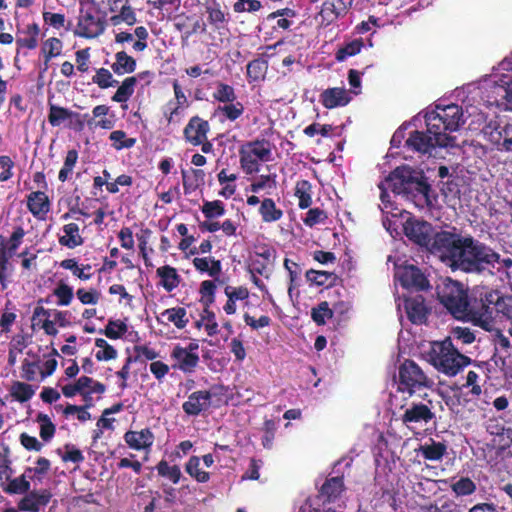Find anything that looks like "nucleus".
I'll return each mask as SVG.
<instances>
[{
  "label": "nucleus",
  "instance_id": "17",
  "mask_svg": "<svg viewBox=\"0 0 512 512\" xmlns=\"http://www.w3.org/2000/svg\"><path fill=\"white\" fill-rule=\"evenodd\" d=\"M170 357L173 360L172 368L184 374L194 373L200 361L198 353H189L179 344L173 347Z\"/></svg>",
  "mask_w": 512,
  "mask_h": 512
},
{
  "label": "nucleus",
  "instance_id": "41",
  "mask_svg": "<svg viewBox=\"0 0 512 512\" xmlns=\"http://www.w3.org/2000/svg\"><path fill=\"white\" fill-rule=\"evenodd\" d=\"M259 213L264 222H276L280 220L283 216V211L276 207V204L273 199L265 198L262 200Z\"/></svg>",
  "mask_w": 512,
  "mask_h": 512
},
{
  "label": "nucleus",
  "instance_id": "27",
  "mask_svg": "<svg viewBox=\"0 0 512 512\" xmlns=\"http://www.w3.org/2000/svg\"><path fill=\"white\" fill-rule=\"evenodd\" d=\"M485 254L487 259L483 262V271L489 268H496L498 272L508 273L512 268V258L502 257L488 245H486Z\"/></svg>",
  "mask_w": 512,
  "mask_h": 512
},
{
  "label": "nucleus",
  "instance_id": "24",
  "mask_svg": "<svg viewBox=\"0 0 512 512\" xmlns=\"http://www.w3.org/2000/svg\"><path fill=\"white\" fill-rule=\"evenodd\" d=\"M406 146L419 153H431V150L435 147H439L434 140V135H427L422 131H413L410 133L408 139L406 140Z\"/></svg>",
  "mask_w": 512,
  "mask_h": 512
},
{
  "label": "nucleus",
  "instance_id": "53",
  "mask_svg": "<svg viewBox=\"0 0 512 512\" xmlns=\"http://www.w3.org/2000/svg\"><path fill=\"white\" fill-rule=\"evenodd\" d=\"M127 330L128 327L125 322L121 320H109L105 329H101L99 332L109 339L116 340L121 338Z\"/></svg>",
  "mask_w": 512,
  "mask_h": 512
},
{
  "label": "nucleus",
  "instance_id": "14",
  "mask_svg": "<svg viewBox=\"0 0 512 512\" xmlns=\"http://www.w3.org/2000/svg\"><path fill=\"white\" fill-rule=\"evenodd\" d=\"M52 498L48 489L30 490L17 502V508L21 512H40Z\"/></svg>",
  "mask_w": 512,
  "mask_h": 512
},
{
  "label": "nucleus",
  "instance_id": "33",
  "mask_svg": "<svg viewBox=\"0 0 512 512\" xmlns=\"http://www.w3.org/2000/svg\"><path fill=\"white\" fill-rule=\"evenodd\" d=\"M63 49V42L57 37H50L43 42L41 47V53L44 57V67L43 72L47 71L49 68V63L52 58L58 57L61 55Z\"/></svg>",
  "mask_w": 512,
  "mask_h": 512
},
{
  "label": "nucleus",
  "instance_id": "31",
  "mask_svg": "<svg viewBox=\"0 0 512 512\" xmlns=\"http://www.w3.org/2000/svg\"><path fill=\"white\" fill-rule=\"evenodd\" d=\"M447 448L445 442H437L430 439V443L420 445L417 452L420 453L425 460L440 461L447 453Z\"/></svg>",
  "mask_w": 512,
  "mask_h": 512
},
{
  "label": "nucleus",
  "instance_id": "29",
  "mask_svg": "<svg viewBox=\"0 0 512 512\" xmlns=\"http://www.w3.org/2000/svg\"><path fill=\"white\" fill-rule=\"evenodd\" d=\"M25 234L26 232L24 228L22 226H17L14 228L12 234L8 239L1 236L0 253L13 257L16 254L17 249L22 244Z\"/></svg>",
  "mask_w": 512,
  "mask_h": 512
},
{
  "label": "nucleus",
  "instance_id": "52",
  "mask_svg": "<svg viewBox=\"0 0 512 512\" xmlns=\"http://www.w3.org/2000/svg\"><path fill=\"white\" fill-rule=\"evenodd\" d=\"M319 15L321 17V24L324 26H329L339 18L344 17L343 15H338V11L336 10L334 1L332 0H326L323 2Z\"/></svg>",
  "mask_w": 512,
  "mask_h": 512
},
{
  "label": "nucleus",
  "instance_id": "15",
  "mask_svg": "<svg viewBox=\"0 0 512 512\" xmlns=\"http://www.w3.org/2000/svg\"><path fill=\"white\" fill-rule=\"evenodd\" d=\"M398 278L402 287L415 291H424L430 288L429 280L424 273L414 265L404 266L398 272Z\"/></svg>",
  "mask_w": 512,
  "mask_h": 512
},
{
  "label": "nucleus",
  "instance_id": "37",
  "mask_svg": "<svg viewBox=\"0 0 512 512\" xmlns=\"http://www.w3.org/2000/svg\"><path fill=\"white\" fill-rule=\"evenodd\" d=\"M80 114L67 108L50 104L48 122L51 126H60L64 121L72 118H79Z\"/></svg>",
  "mask_w": 512,
  "mask_h": 512
},
{
  "label": "nucleus",
  "instance_id": "38",
  "mask_svg": "<svg viewBox=\"0 0 512 512\" xmlns=\"http://www.w3.org/2000/svg\"><path fill=\"white\" fill-rule=\"evenodd\" d=\"M137 85V77L130 76L125 78L121 85H119L117 91L111 97V100L117 103L127 102L134 94L135 87Z\"/></svg>",
  "mask_w": 512,
  "mask_h": 512
},
{
  "label": "nucleus",
  "instance_id": "62",
  "mask_svg": "<svg viewBox=\"0 0 512 512\" xmlns=\"http://www.w3.org/2000/svg\"><path fill=\"white\" fill-rule=\"evenodd\" d=\"M51 468V462L45 457H39L36 461L35 467H26V473L34 476V479L42 481L43 477L49 472Z\"/></svg>",
  "mask_w": 512,
  "mask_h": 512
},
{
  "label": "nucleus",
  "instance_id": "7",
  "mask_svg": "<svg viewBox=\"0 0 512 512\" xmlns=\"http://www.w3.org/2000/svg\"><path fill=\"white\" fill-rule=\"evenodd\" d=\"M434 381L426 375L422 368L413 360L406 359L398 368V387L402 393L412 396L423 388H432Z\"/></svg>",
  "mask_w": 512,
  "mask_h": 512
},
{
  "label": "nucleus",
  "instance_id": "58",
  "mask_svg": "<svg viewBox=\"0 0 512 512\" xmlns=\"http://www.w3.org/2000/svg\"><path fill=\"white\" fill-rule=\"evenodd\" d=\"M201 211L207 219L218 218L225 214V206L221 200L204 201Z\"/></svg>",
  "mask_w": 512,
  "mask_h": 512
},
{
  "label": "nucleus",
  "instance_id": "35",
  "mask_svg": "<svg viewBox=\"0 0 512 512\" xmlns=\"http://www.w3.org/2000/svg\"><path fill=\"white\" fill-rule=\"evenodd\" d=\"M195 269L200 273H207L211 277H218L222 271L220 260L210 257H196L192 261Z\"/></svg>",
  "mask_w": 512,
  "mask_h": 512
},
{
  "label": "nucleus",
  "instance_id": "51",
  "mask_svg": "<svg viewBox=\"0 0 512 512\" xmlns=\"http://www.w3.org/2000/svg\"><path fill=\"white\" fill-rule=\"evenodd\" d=\"M77 161L78 151L76 149L69 150L64 159V164L58 174V179L61 182H65L70 178Z\"/></svg>",
  "mask_w": 512,
  "mask_h": 512
},
{
  "label": "nucleus",
  "instance_id": "50",
  "mask_svg": "<svg viewBox=\"0 0 512 512\" xmlns=\"http://www.w3.org/2000/svg\"><path fill=\"white\" fill-rule=\"evenodd\" d=\"M15 311V306L10 300H8L5 303L3 313L0 317V328L2 333H9L11 331V327L17 319Z\"/></svg>",
  "mask_w": 512,
  "mask_h": 512
},
{
  "label": "nucleus",
  "instance_id": "23",
  "mask_svg": "<svg viewBox=\"0 0 512 512\" xmlns=\"http://www.w3.org/2000/svg\"><path fill=\"white\" fill-rule=\"evenodd\" d=\"M351 99L347 90L340 87L328 88L320 94V102L327 109L346 106Z\"/></svg>",
  "mask_w": 512,
  "mask_h": 512
},
{
  "label": "nucleus",
  "instance_id": "13",
  "mask_svg": "<svg viewBox=\"0 0 512 512\" xmlns=\"http://www.w3.org/2000/svg\"><path fill=\"white\" fill-rule=\"evenodd\" d=\"M487 141L498 151L512 152V123L494 125L489 123L483 129Z\"/></svg>",
  "mask_w": 512,
  "mask_h": 512
},
{
  "label": "nucleus",
  "instance_id": "25",
  "mask_svg": "<svg viewBox=\"0 0 512 512\" xmlns=\"http://www.w3.org/2000/svg\"><path fill=\"white\" fill-rule=\"evenodd\" d=\"M126 444L134 450L150 448L154 443V435L149 428L140 431L129 430L124 434Z\"/></svg>",
  "mask_w": 512,
  "mask_h": 512
},
{
  "label": "nucleus",
  "instance_id": "22",
  "mask_svg": "<svg viewBox=\"0 0 512 512\" xmlns=\"http://www.w3.org/2000/svg\"><path fill=\"white\" fill-rule=\"evenodd\" d=\"M51 208L49 197L44 191H33L27 196V209L38 219H45Z\"/></svg>",
  "mask_w": 512,
  "mask_h": 512
},
{
  "label": "nucleus",
  "instance_id": "60",
  "mask_svg": "<svg viewBox=\"0 0 512 512\" xmlns=\"http://www.w3.org/2000/svg\"><path fill=\"white\" fill-rule=\"evenodd\" d=\"M12 256L0 253V284L2 289H6L9 277L12 275L14 267L11 263Z\"/></svg>",
  "mask_w": 512,
  "mask_h": 512
},
{
  "label": "nucleus",
  "instance_id": "8",
  "mask_svg": "<svg viewBox=\"0 0 512 512\" xmlns=\"http://www.w3.org/2000/svg\"><path fill=\"white\" fill-rule=\"evenodd\" d=\"M271 159L272 144L265 138L248 141L239 148L240 166L247 174L257 173L259 162H268Z\"/></svg>",
  "mask_w": 512,
  "mask_h": 512
},
{
  "label": "nucleus",
  "instance_id": "6",
  "mask_svg": "<svg viewBox=\"0 0 512 512\" xmlns=\"http://www.w3.org/2000/svg\"><path fill=\"white\" fill-rule=\"evenodd\" d=\"M227 391L228 388L222 384L212 385L209 390L194 391L182 403V410L189 417H197L207 412L212 405L218 408L226 403L223 398Z\"/></svg>",
  "mask_w": 512,
  "mask_h": 512
},
{
  "label": "nucleus",
  "instance_id": "39",
  "mask_svg": "<svg viewBox=\"0 0 512 512\" xmlns=\"http://www.w3.org/2000/svg\"><path fill=\"white\" fill-rule=\"evenodd\" d=\"M136 21V13L133 7L130 5L129 0H124V4L120 8L119 13L110 17V23L113 26H118L122 23H126L127 25L132 26L136 23Z\"/></svg>",
  "mask_w": 512,
  "mask_h": 512
},
{
  "label": "nucleus",
  "instance_id": "26",
  "mask_svg": "<svg viewBox=\"0 0 512 512\" xmlns=\"http://www.w3.org/2000/svg\"><path fill=\"white\" fill-rule=\"evenodd\" d=\"M273 56V53H263L258 58L248 62L246 66V77L249 83L263 81L268 71V58Z\"/></svg>",
  "mask_w": 512,
  "mask_h": 512
},
{
  "label": "nucleus",
  "instance_id": "42",
  "mask_svg": "<svg viewBox=\"0 0 512 512\" xmlns=\"http://www.w3.org/2000/svg\"><path fill=\"white\" fill-rule=\"evenodd\" d=\"M312 185L308 180H300L295 186V196L298 198L300 209H306L312 204Z\"/></svg>",
  "mask_w": 512,
  "mask_h": 512
},
{
  "label": "nucleus",
  "instance_id": "43",
  "mask_svg": "<svg viewBox=\"0 0 512 512\" xmlns=\"http://www.w3.org/2000/svg\"><path fill=\"white\" fill-rule=\"evenodd\" d=\"M364 47V42L361 38L354 39L342 47H340L335 53V59L337 62H343L348 57L355 56L359 54Z\"/></svg>",
  "mask_w": 512,
  "mask_h": 512
},
{
  "label": "nucleus",
  "instance_id": "55",
  "mask_svg": "<svg viewBox=\"0 0 512 512\" xmlns=\"http://www.w3.org/2000/svg\"><path fill=\"white\" fill-rule=\"evenodd\" d=\"M156 469L161 477L170 479L174 484H177L181 479L182 473L180 467L178 465L170 466L166 460H161L156 465Z\"/></svg>",
  "mask_w": 512,
  "mask_h": 512
},
{
  "label": "nucleus",
  "instance_id": "64",
  "mask_svg": "<svg viewBox=\"0 0 512 512\" xmlns=\"http://www.w3.org/2000/svg\"><path fill=\"white\" fill-rule=\"evenodd\" d=\"M43 21L45 24L59 30L61 28H65L66 31H69L71 28V22H68L66 26V17L63 13H51V12H43Z\"/></svg>",
  "mask_w": 512,
  "mask_h": 512
},
{
  "label": "nucleus",
  "instance_id": "47",
  "mask_svg": "<svg viewBox=\"0 0 512 512\" xmlns=\"http://www.w3.org/2000/svg\"><path fill=\"white\" fill-rule=\"evenodd\" d=\"M185 471L199 483H206L210 479L209 472L200 469V458L192 456L185 465Z\"/></svg>",
  "mask_w": 512,
  "mask_h": 512
},
{
  "label": "nucleus",
  "instance_id": "4",
  "mask_svg": "<svg viewBox=\"0 0 512 512\" xmlns=\"http://www.w3.org/2000/svg\"><path fill=\"white\" fill-rule=\"evenodd\" d=\"M462 117V108L457 104L437 106L435 111L425 116L427 132L434 135V140L439 147H452L455 138L450 136V133L459 129L463 122Z\"/></svg>",
  "mask_w": 512,
  "mask_h": 512
},
{
  "label": "nucleus",
  "instance_id": "36",
  "mask_svg": "<svg viewBox=\"0 0 512 512\" xmlns=\"http://www.w3.org/2000/svg\"><path fill=\"white\" fill-rule=\"evenodd\" d=\"M305 276L310 284H314L316 286L331 287L334 286L338 280V276L333 272L318 271L314 269L308 270Z\"/></svg>",
  "mask_w": 512,
  "mask_h": 512
},
{
  "label": "nucleus",
  "instance_id": "11",
  "mask_svg": "<svg viewBox=\"0 0 512 512\" xmlns=\"http://www.w3.org/2000/svg\"><path fill=\"white\" fill-rule=\"evenodd\" d=\"M106 27L105 16L96 17L92 10L81 9L75 35L86 39L97 38L105 32Z\"/></svg>",
  "mask_w": 512,
  "mask_h": 512
},
{
  "label": "nucleus",
  "instance_id": "28",
  "mask_svg": "<svg viewBox=\"0 0 512 512\" xmlns=\"http://www.w3.org/2000/svg\"><path fill=\"white\" fill-rule=\"evenodd\" d=\"M156 274L160 278V285L166 292H172L179 286L182 280L177 269L170 265L157 268Z\"/></svg>",
  "mask_w": 512,
  "mask_h": 512
},
{
  "label": "nucleus",
  "instance_id": "61",
  "mask_svg": "<svg viewBox=\"0 0 512 512\" xmlns=\"http://www.w3.org/2000/svg\"><path fill=\"white\" fill-rule=\"evenodd\" d=\"M216 284L212 280H204L200 284L199 293L203 306H211L215 301Z\"/></svg>",
  "mask_w": 512,
  "mask_h": 512
},
{
  "label": "nucleus",
  "instance_id": "40",
  "mask_svg": "<svg viewBox=\"0 0 512 512\" xmlns=\"http://www.w3.org/2000/svg\"><path fill=\"white\" fill-rule=\"evenodd\" d=\"M244 105L239 101L225 103L216 108V113L222 117V120H229L231 122L239 119L244 113Z\"/></svg>",
  "mask_w": 512,
  "mask_h": 512
},
{
  "label": "nucleus",
  "instance_id": "34",
  "mask_svg": "<svg viewBox=\"0 0 512 512\" xmlns=\"http://www.w3.org/2000/svg\"><path fill=\"white\" fill-rule=\"evenodd\" d=\"M136 60L125 51H119L115 54V62L111 69L116 75L133 73L136 70Z\"/></svg>",
  "mask_w": 512,
  "mask_h": 512
},
{
  "label": "nucleus",
  "instance_id": "16",
  "mask_svg": "<svg viewBox=\"0 0 512 512\" xmlns=\"http://www.w3.org/2000/svg\"><path fill=\"white\" fill-rule=\"evenodd\" d=\"M404 309L406 311L407 318L416 325L425 324L431 311L425 303V298L419 294L405 297Z\"/></svg>",
  "mask_w": 512,
  "mask_h": 512
},
{
  "label": "nucleus",
  "instance_id": "46",
  "mask_svg": "<svg viewBox=\"0 0 512 512\" xmlns=\"http://www.w3.org/2000/svg\"><path fill=\"white\" fill-rule=\"evenodd\" d=\"M35 390L30 384L15 381L10 388V395L18 402L24 403L30 400Z\"/></svg>",
  "mask_w": 512,
  "mask_h": 512
},
{
  "label": "nucleus",
  "instance_id": "32",
  "mask_svg": "<svg viewBox=\"0 0 512 512\" xmlns=\"http://www.w3.org/2000/svg\"><path fill=\"white\" fill-rule=\"evenodd\" d=\"M338 306H344V302H337L333 304L331 308L327 301H322L311 309V318L318 326L325 325L326 320L331 319L334 315V311L338 310Z\"/></svg>",
  "mask_w": 512,
  "mask_h": 512
},
{
  "label": "nucleus",
  "instance_id": "30",
  "mask_svg": "<svg viewBox=\"0 0 512 512\" xmlns=\"http://www.w3.org/2000/svg\"><path fill=\"white\" fill-rule=\"evenodd\" d=\"M64 235L60 236L58 241L61 246L74 249L84 243L80 234V229L76 223H68L63 226Z\"/></svg>",
  "mask_w": 512,
  "mask_h": 512
},
{
  "label": "nucleus",
  "instance_id": "21",
  "mask_svg": "<svg viewBox=\"0 0 512 512\" xmlns=\"http://www.w3.org/2000/svg\"><path fill=\"white\" fill-rule=\"evenodd\" d=\"M344 480L342 476L327 478L321 485L317 498L323 504L335 502L344 491Z\"/></svg>",
  "mask_w": 512,
  "mask_h": 512
},
{
  "label": "nucleus",
  "instance_id": "54",
  "mask_svg": "<svg viewBox=\"0 0 512 512\" xmlns=\"http://www.w3.org/2000/svg\"><path fill=\"white\" fill-rule=\"evenodd\" d=\"M92 82L101 89L115 87L119 84V81L114 79L112 73L106 68L97 69L92 77Z\"/></svg>",
  "mask_w": 512,
  "mask_h": 512
},
{
  "label": "nucleus",
  "instance_id": "59",
  "mask_svg": "<svg viewBox=\"0 0 512 512\" xmlns=\"http://www.w3.org/2000/svg\"><path fill=\"white\" fill-rule=\"evenodd\" d=\"M53 294L57 297V304L59 306H68L74 296L73 288L62 281L57 284Z\"/></svg>",
  "mask_w": 512,
  "mask_h": 512
},
{
  "label": "nucleus",
  "instance_id": "19",
  "mask_svg": "<svg viewBox=\"0 0 512 512\" xmlns=\"http://www.w3.org/2000/svg\"><path fill=\"white\" fill-rule=\"evenodd\" d=\"M435 418V413L428 404L412 402L401 416V421L408 426L412 423H429Z\"/></svg>",
  "mask_w": 512,
  "mask_h": 512
},
{
  "label": "nucleus",
  "instance_id": "56",
  "mask_svg": "<svg viewBox=\"0 0 512 512\" xmlns=\"http://www.w3.org/2000/svg\"><path fill=\"white\" fill-rule=\"evenodd\" d=\"M36 421L40 423V437L44 442H49L55 435L56 427L50 417L44 413H38Z\"/></svg>",
  "mask_w": 512,
  "mask_h": 512
},
{
  "label": "nucleus",
  "instance_id": "18",
  "mask_svg": "<svg viewBox=\"0 0 512 512\" xmlns=\"http://www.w3.org/2000/svg\"><path fill=\"white\" fill-rule=\"evenodd\" d=\"M209 131V122L196 115L188 121L183 130V135L186 142L193 146H199L202 140H206Z\"/></svg>",
  "mask_w": 512,
  "mask_h": 512
},
{
  "label": "nucleus",
  "instance_id": "2",
  "mask_svg": "<svg viewBox=\"0 0 512 512\" xmlns=\"http://www.w3.org/2000/svg\"><path fill=\"white\" fill-rule=\"evenodd\" d=\"M439 302L457 319L469 318L487 331H491V312H488V291L479 298L469 297L468 288L450 277L441 278L436 285Z\"/></svg>",
  "mask_w": 512,
  "mask_h": 512
},
{
  "label": "nucleus",
  "instance_id": "10",
  "mask_svg": "<svg viewBox=\"0 0 512 512\" xmlns=\"http://www.w3.org/2000/svg\"><path fill=\"white\" fill-rule=\"evenodd\" d=\"M488 312H491V330L496 320L506 321L509 323L507 332L512 337V295H504L498 290L488 291Z\"/></svg>",
  "mask_w": 512,
  "mask_h": 512
},
{
  "label": "nucleus",
  "instance_id": "57",
  "mask_svg": "<svg viewBox=\"0 0 512 512\" xmlns=\"http://www.w3.org/2000/svg\"><path fill=\"white\" fill-rule=\"evenodd\" d=\"M109 139L112 141V146L116 150L132 148L135 143V138H128L126 132L123 130L112 131L109 135Z\"/></svg>",
  "mask_w": 512,
  "mask_h": 512
},
{
  "label": "nucleus",
  "instance_id": "44",
  "mask_svg": "<svg viewBox=\"0 0 512 512\" xmlns=\"http://www.w3.org/2000/svg\"><path fill=\"white\" fill-rule=\"evenodd\" d=\"M161 315L166 317L169 322H172L178 329H183L188 324L186 309L183 307H174L164 310Z\"/></svg>",
  "mask_w": 512,
  "mask_h": 512
},
{
  "label": "nucleus",
  "instance_id": "45",
  "mask_svg": "<svg viewBox=\"0 0 512 512\" xmlns=\"http://www.w3.org/2000/svg\"><path fill=\"white\" fill-rule=\"evenodd\" d=\"M200 320L197 321V327L201 326L202 322H205V331L208 336H215L219 333V326L216 321L215 313L210 309V306H204V309L200 315Z\"/></svg>",
  "mask_w": 512,
  "mask_h": 512
},
{
  "label": "nucleus",
  "instance_id": "1",
  "mask_svg": "<svg viewBox=\"0 0 512 512\" xmlns=\"http://www.w3.org/2000/svg\"><path fill=\"white\" fill-rule=\"evenodd\" d=\"M486 244L472 236L442 230L434 233L431 254L437 257L452 271L465 273L483 272L486 258Z\"/></svg>",
  "mask_w": 512,
  "mask_h": 512
},
{
  "label": "nucleus",
  "instance_id": "9",
  "mask_svg": "<svg viewBox=\"0 0 512 512\" xmlns=\"http://www.w3.org/2000/svg\"><path fill=\"white\" fill-rule=\"evenodd\" d=\"M61 391L67 398L80 394L84 401L82 406L90 409L94 406L92 394H103L106 391V386L89 376H81L75 382L62 386Z\"/></svg>",
  "mask_w": 512,
  "mask_h": 512
},
{
  "label": "nucleus",
  "instance_id": "20",
  "mask_svg": "<svg viewBox=\"0 0 512 512\" xmlns=\"http://www.w3.org/2000/svg\"><path fill=\"white\" fill-rule=\"evenodd\" d=\"M12 474L6 475L5 481H1V489L8 495H24L31 490L30 480H34V476L28 475L26 470L18 477L12 478Z\"/></svg>",
  "mask_w": 512,
  "mask_h": 512
},
{
  "label": "nucleus",
  "instance_id": "12",
  "mask_svg": "<svg viewBox=\"0 0 512 512\" xmlns=\"http://www.w3.org/2000/svg\"><path fill=\"white\" fill-rule=\"evenodd\" d=\"M405 236L413 243L426 248L431 253L433 236L432 226L426 221L409 218L403 225Z\"/></svg>",
  "mask_w": 512,
  "mask_h": 512
},
{
  "label": "nucleus",
  "instance_id": "5",
  "mask_svg": "<svg viewBox=\"0 0 512 512\" xmlns=\"http://www.w3.org/2000/svg\"><path fill=\"white\" fill-rule=\"evenodd\" d=\"M428 355L431 364L447 376L457 375L471 363V359L461 354L453 345L450 337L443 341L433 342Z\"/></svg>",
  "mask_w": 512,
  "mask_h": 512
},
{
  "label": "nucleus",
  "instance_id": "3",
  "mask_svg": "<svg viewBox=\"0 0 512 512\" xmlns=\"http://www.w3.org/2000/svg\"><path fill=\"white\" fill-rule=\"evenodd\" d=\"M379 189L381 190V200L384 202L387 189L398 195H421L428 199L431 186L422 170L414 169L409 165H402L390 172L379 185Z\"/></svg>",
  "mask_w": 512,
  "mask_h": 512
},
{
  "label": "nucleus",
  "instance_id": "49",
  "mask_svg": "<svg viewBox=\"0 0 512 512\" xmlns=\"http://www.w3.org/2000/svg\"><path fill=\"white\" fill-rule=\"evenodd\" d=\"M60 267L66 270H70L74 276L83 281L89 280L92 277V274L85 273V270H90L91 266L87 264L83 265L80 268L75 258H68L62 260L60 262Z\"/></svg>",
  "mask_w": 512,
  "mask_h": 512
},
{
  "label": "nucleus",
  "instance_id": "63",
  "mask_svg": "<svg viewBox=\"0 0 512 512\" xmlns=\"http://www.w3.org/2000/svg\"><path fill=\"white\" fill-rule=\"evenodd\" d=\"M451 488L457 496H468L476 491V484L469 477H461Z\"/></svg>",
  "mask_w": 512,
  "mask_h": 512
},
{
  "label": "nucleus",
  "instance_id": "48",
  "mask_svg": "<svg viewBox=\"0 0 512 512\" xmlns=\"http://www.w3.org/2000/svg\"><path fill=\"white\" fill-rule=\"evenodd\" d=\"M212 96L214 100L224 104L232 103L237 99L235 89L231 85L223 82L216 83L215 91Z\"/></svg>",
  "mask_w": 512,
  "mask_h": 512
}]
</instances>
